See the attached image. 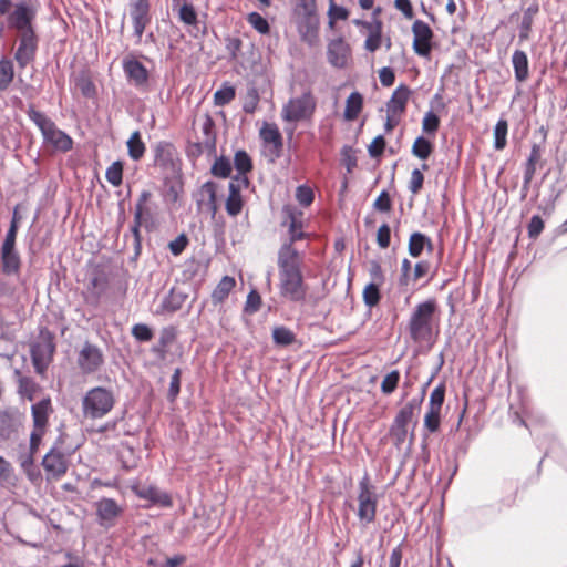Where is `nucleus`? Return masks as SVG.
<instances>
[{
    "instance_id": "473e14b6",
    "label": "nucleus",
    "mask_w": 567,
    "mask_h": 567,
    "mask_svg": "<svg viewBox=\"0 0 567 567\" xmlns=\"http://www.w3.org/2000/svg\"><path fill=\"white\" fill-rule=\"evenodd\" d=\"M17 413L10 410L0 411V440L9 439L17 430Z\"/></svg>"
},
{
    "instance_id": "72a5a7b5",
    "label": "nucleus",
    "mask_w": 567,
    "mask_h": 567,
    "mask_svg": "<svg viewBox=\"0 0 567 567\" xmlns=\"http://www.w3.org/2000/svg\"><path fill=\"white\" fill-rule=\"evenodd\" d=\"M243 208V198L240 194L239 183L231 181L229 183V195L226 200V210L227 213L235 217L239 215Z\"/></svg>"
},
{
    "instance_id": "6e6d98bb",
    "label": "nucleus",
    "mask_w": 567,
    "mask_h": 567,
    "mask_svg": "<svg viewBox=\"0 0 567 567\" xmlns=\"http://www.w3.org/2000/svg\"><path fill=\"white\" fill-rule=\"evenodd\" d=\"M363 300L364 303L372 308L377 306L380 301V290L375 284H369L365 286L363 290Z\"/></svg>"
},
{
    "instance_id": "6ab92c4d",
    "label": "nucleus",
    "mask_w": 567,
    "mask_h": 567,
    "mask_svg": "<svg viewBox=\"0 0 567 567\" xmlns=\"http://www.w3.org/2000/svg\"><path fill=\"white\" fill-rule=\"evenodd\" d=\"M13 375L18 395L23 400L33 401L41 390L40 384L33 378L24 375L19 369H14Z\"/></svg>"
},
{
    "instance_id": "37998d69",
    "label": "nucleus",
    "mask_w": 567,
    "mask_h": 567,
    "mask_svg": "<svg viewBox=\"0 0 567 567\" xmlns=\"http://www.w3.org/2000/svg\"><path fill=\"white\" fill-rule=\"evenodd\" d=\"M293 13L299 18L309 19L316 12V0H292Z\"/></svg>"
},
{
    "instance_id": "f3484780",
    "label": "nucleus",
    "mask_w": 567,
    "mask_h": 567,
    "mask_svg": "<svg viewBox=\"0 0 567 567\" xmlns=\"http://www.w3.org/2000/svg\"><path fill=\"white\" fill-rule=\"evenodd\" d=\"M109 288V279L102 272L94 274L86 286L84 300L87 305L97 307L104 293Z\"/></svg>"
},
{
    "instance_id": "412c9836",
    "label": "nucleus",
    "mask_w": 567,
    "mask_h": 567,
    "mask_svg": "<svg viewBox=\"0 0 567 567\" xmlns=\"http://www.w3.org/2000/svg\"><path fill=\"white\" fill-rule=\"evenodd\" d=\"M42 465L45 472L54 478L62 476L68 470L65 455L54 449L44 455Z\"/></svg>"
},
{
    "instance_id": "338daca9",
    "label": "nucleus",
    "mask_w": 567,
    "mask_h": 567,
    "mask_svg": "<svg viewBox=\"0 0 567 567\" xmlns=\"http://www.w3.org/2000/svg\"><path fill=\"white\" fill-rule=\"evenodd\" d=\"M543 229H544L543 219L538 215L533 216L528 223V236L530 238H537L540 235V233L543 231Z\"/></svg>"
},
{
    "instance_id": "cd10ccee",
    "label": "nucleus",
    "mask_w": 567,
    "mask_h": 567,
    "mask_svg": "<svg viewBox=\"0 0 567 567\" xmlns=\"http://www.w3.org/2000/svg\"><path fill=\"white\" fill-rule=\"evenodd\" d=\"M99 518L105 527L120 514L121 508L114 499L102 498L96 504Z\"/></svg>"
},
{
    "instance_id": "680f3d73",
    "label": "nucleus",
    "mask_w": 567,
    "mask_h": 567,
    "mask_svg": "<svg viewBox=\"0 0 567 567\" xmlns=\"http://www.w3.org/2000/svg\"><path fill=\"white\" fill-rule=\"evenodd\" d=\"M189 240L185 234L178 235L174 240L169 241L168 248L174 256H179L187 247Z\"/></svg>"
},
{
    "instance_id": "49530a36",
    "label": "nucleus",
    "mask_w": 567,
    "mask_h": 567,
    "mask_svg": "<svg viewBox=\"0 0 567 567\" xmlns=\"http://www.w3.org/2000/svg\"><path fill=\"white\" fill-rule=\"evenodd\" d=\"M542 158V152L538 145L534 144L529 156L525 163L524 176L533 178L536 172V166Z\"/></svg>"
},
{
    "instance_id": "e433bc0d",
    "label": "nucleus",
    "mask_w": 567,
    "mask_h": 567,
    "mask_svg": "<svg viewBox=\"0 0 567 567\" xmlns=\"http://www.w3.org/2000/svg\"><path fill=\"white\" fill-rule=\"evenodd\" d=\"M426 245L430 249L432 248V243L429 237L422 233H413L409 239V254L413 258H417Z\"/></svg>"
},
{
    "instance_id": "13d9d810",
    "label": "nucleus",
    "mask_w": 567,
    "mask_h": 567,
    "mask_svg": "<svg viewBox=\"0 0 567 567\" xmlns=\"http://www.w3.org/2000/svg\"><path fill=\"white\" fill-rule=\"evenodd\" d=\"M424 183V175L420 168H414L411 172L408 189L413 194L416 195L421 192Z\"/></svg>"
},
{
    "instance_id": "79ce46f5",
    "label": "nucleus",
    "mask_w": 567,
    "mask_h": 567,
    "mask_svg": "<svg viewBox=\"0 0 567 567\" xmlns=\"http://www.w3.org/2000/svg\"><path fill=\"white\" fill-rule=\"evenodd\" d=\"M186 297L187 296L184 292L173 289L164 299L163 308L169 312H175L183 307Z\"/></svg>"
},
{
    "instance_id": "69168bd1",
    "label": "nucleus",
    "mask_w": 567,
    "mask_h": 567,
    "mask_svg": "<svg viewBox=\"0 0 567 567\" xmlns=\"http://www.w3.org/2000/svg\"><path fill=\"white\" fill-rule=\"evenodd\" d=\"M181 374H182V371L179 368L175 369L174 370V373L171 378V383H169V390H168V396L169 399L173 401L177 398V395L179 394V391H181Z\"/></svg>"
},
{
    "instance_id": "0e129e2a",
    "label": "nucleus",
    "mask_w": 567,
    "mask_h": 567,
    "mask_svg": "<svg viewBox=\"0 0 567 567\" xmlns=\"http://www.w3.org/2000/svg\"><path fill=\"white\" fill-rule=\"evenodd\" d=\"M391 240V229L388 224H383L379 227L377 233V243L380 248H388Z\"/></svg>"
},
{
    "instance_id": "20e7f679",
    "label": "nucleus",
    "mask_w": 567,
    "mask_h": 567,
    "mask_svg": "<svg viewBox=\"0 0 567 567\" xmlns=\"http://www.w3.org/2000/svg\"><path fill=\"white\" fill-rule=\"evenodd\" d=\"M114 404L115 395L112 390L104 386H95L83 396L82 413L86 419H102L112 411Z\"/></svg>"
},
{
    "instance_id": "f8f14e48",
    "label": "nucleus",
    "mask_w": 567,
    "mask_h": 567,
    "mask_svg": "<svg viewBox=\"0 0 567 567\" xmlns=\"http://www.w3.org/2000/svg\"><path fill=\"white\" fill-rule=\"evenodd\" d=\"M122 68L131 85L142 92L148 91L150 72L142 62L134 56H125L122 61Z\"/></svg>"
},
{
    "instance_id": "bf43d9fd",
    "label": "nucleus",
    "mask_w": 567,
    "mask_h": 567,
    "mask_svg": "<svg viewBox=\"0 0 567 567\" xmlns=\"http://www.w3.org/2000/svg\"><path fill=\"white\" fill-rule=\"evenodd\" d=\"M349 16V11L341 6H337L334 2L330 3L328 10L329 25L333 28L337 20H346Z\"/></svg>"
},
{
    "instance_id": "f704fd0d",
    "label": "nucleus",
    "mask_w": 567,
    "mask_h": 567,
    "mask_svg": "<svg viewBox=\"0 0 567 567\" xmlns=\"http://www.w3.org/2000/svg\"><path fill=\"white\" fill-rule=\"evenodd\" d=\"M362 95L359 92H352L346 101V109L343 114L344 118L347 121L355 120L362 110Z\"/></svg>"
},
{
    "instance_id": "09e8293b",
    "label": "nucleus",
    "mask_w": 567,
    "mask_h": 567,
    "mask_svg": "<svg viewBox=\"0 0 567 567\" xmlns=\"http://www.w3.org/2000/svg\"><path fill=\"white\" fill-rule=\"evenodd\" d=\"M106 181L117 187L122 184L123 181V164L120 161L112 163L111 166L107 167L105 173Z\"/></svg>"
},
{
    "instance_id": "bb28decb",
    "label": "nucleus",
    "mask_w": 567,
    "mask_h": 567,
    "mask_svg": "<svg viewBox=\"0 0 567 567\" xmlns=\"http://www.w3.org/2000/svg\"><path fill=\"white\" fill-rule=\"evenodd\" d=\"M173 10L177 11L178 19L186 25L197 24V12L188 0H172Z\"/></svg>"
},
{
    "instance_id": "a211bd4d",
    "label": "nucleus",
    "mask_w": 567,
    "mask_h": 567,
    "mask_svg": "<svg viewBox=\"0 0 567 567\" xmlns=\"http://www.w3.org/2000/svg\"><path fill=\"white\" fill-rule=\"evenodd\" d=\"M279 272L301 270V256L299 251L291 246V243H285L278 251Z\"/></svg>"
},
{
    "instance_id": "de8ad7c7",
    "label": "nucleus",
    "mask_w": 567,
    "mask_h": 567,
    "mask_svg": "<svg viewBox=\"0 0 567 567\" xmlns=\"http://www.w3.org/2000/svg\"><path fill=\"white\" fill-rule=\"evenodd\" d=\"M295 333L286 327H276L272 331L274 342L278 346H290L295 341Z\"/></svg>"
},
{
    "instance_id": "a19ab883",
    "label": "nucleus",
    "mask_w": 567,
    "mask_h": 567,
    "mask_svg": "<svg viewBox=\"0 0 567 567\" xmlns=\"http://www.w3.org/2000/svg\"><path fill=\"white\" fill-rule=\"evenodd\" d=\"M285 220L284 225L288 227L289 231H295L293 229L302 228V212L297 208L286 206L284 208Z\"/></svg>"
},
{
    "instance_id": "e2e57ef3",
    "label": "nucleus",
    "mask_w": 567,
    "mask_h": 567,
    "mask_svg": "<svg viewBox=\"0 0 567 567\" xmlns=\"http://www.w3.org/2000/svg\"><path fill=\"white\" fill-rule=\"evenodd\" d=\"M296 198L300 205L307 207L313 202V192L310 187L298 186L296 190Z\"/></svg>"
},
{
    "instance_id": "4be33fe9",
    "label": "nucleus",
    "mask_w": 567,
    "mask_h": 567,
    "mask_svg": "<svg viewBox=\"0 0 567 567\" xmlns=\"http://www.w3.org/2000/svg\"><path fill=\"white\" fill-rule=\"evenodd\" d=\"M135 494L143 499L150 501L154 505L161 507L172 506L169 494L153 485L136 486L133 488Z\"/></svg>"
},
{
    "instance_id": "aec40b11",
    "label": "nucleus",
    "mask_w": 567,
    "mask_h": 567,
    "mask_svg": "<svg viewBox=\"0 0 567 567\" xmlns=\"http://www.w3.org/2000/svg\"><path fill=\"white\" fill-rule=\"evenodd\" d=\"M328 61L331 65L338 69H342L347 65L350 56V47L344 42L343 39L332 40L328 44Z\"/></svg>"
},
{
    "instance_id": "393cba45",
    "label": "nucleus",
    "mask_w": 567,
    "mask_h": 567,
    "mask_svg": "<svg viewBox=\"0 0 567 567\" xmlns=\"http://www.w3.org/2000/svg\"><path fill=\"white\" fill-rule=\"evenodd\" d=\"M410 95L411 90L409 86L404 84L399 85L392 93V96L386 104V113L391 114L392 116H401L405 112Z\"/></svg>"
},
{
    "instance_id": "8fccbe9b",
    "label": "nucleus",
    "mask_w": 567,
    "mask_h": 567,
    "mask_svg": "<svg viewBox=\"0 0 567 567\" xmlns=\"http://www.w3.org/2000/svg\"><path fill=\"white\" fill-rule=\"evenodd\" d=\"M210 172L215 177L227 178L231 173V163L221 156L214 162Z\"/></svg>"
},
{
    "instance_id": "7c9ffc66",
    "label": "nucleus",
    "mask_w": 567,
    "mask_h": 567,
    "mask_svg": "<svg viewBox=\"0 0 567 567\" xmlns=\"http://www.w3.org/2000/svg\"><path fill=\"white\" fill-rule=\"evenodd\" d=\"M364 29H367L369 32L364 48L370 52H374L381 45L382 22L378 19H374L372 23H364Z\"/></svg>"
},
{
    "instance_id": "4468645a",
    "label": "nucleus",
    "mask_w": 567,
    "mask_h": 567,
    "mask_svg": "<svg viewBox=\"0 0 567 567\" xmlns=\"http://www.w3.org/2000/svg\"><path fill=\"white\" fill-rule=\"evenodd\" d=\"M413 32V50L423 58H429L432 51L433 31L430 25L422 21L415 20L412 24Z\"/></svg>"
},
{
    "instance_id": "3c124183",
    "label": "nucleus",
    "mask_w": 567,
    "mask_h": 567,
    "mask_svg": "<svg viewBox=\"0 0 567 567\" xmlns=\"http://www.w3.org/2000/svg\"><path fill=\"white\" fill-rule=\"evenodd\" d=\"M439 127V116L432 111L426 112L422 121V131L427 135L435 136V133L437 132Z\"/></svg>"
},
{
    "instance_id": "423d86ee",
    "label": "nucleus",
    "mask_w": 567,
    "mask_h": 567,
    "mask_svg": "<svg viewBox=\"0 0 567 567\" xmlns=\"http://www.w3.org/2000/svg\"><path fill=\"white\" fill-rule=\"evenodd\" d=\"M316 106L315 96L310 91H306L299 96L291 97L282 106L281 118L290 123L309 121L316 111Z\"/></svg>"
},
{
    "instance_id": "f03ea898",
    "label": "nucleus",
    "mask_w": 567,
    "mask_h": 567,
    "mask_svg": "<svg viewBox=\"0 0 567 567\" xmlns=\"http://www.w3.org/2000/svg\"><path fill=\"white\" fill-rule=\"evenodd\" d=\"M436 302L433 299L417 303L408 321V332L414 343L430 344L434 339Z\"/></svg>"
},
{
    "instance_id": "ea45409f",
    "label": "nucleus",
    "mask_w": 567,
    "mask_h": 567,
    "mask_svg": "<svg viewBox=\"0 0 567 567\" xmlns=\"http://www.w3.org/2000/svg\"><path fill=\"white\" fill-rule=\"evenodd\" d=\"M75 86L85 97L91 99L96 95L95 84L86 72H82L75 78Z\"/></svg>"
},
{
    "instance_id": "c03bdc74",
    "label": "nucleus",
    "mask_w": 567,
    "mask_h": 567,
    "mask_svg": "<svg viewBox=\"0 0 567 567\" xmlns=\"http://www.w3.org/2000/svg\"><path fill=\"white\" fill-rule=\"evenodd\" d=\"M236 96L235 87L229 83H224L223 86L214 94V103L217 106L229 104Z\"/></svg>"
},
{
    "instance_id": "c756f323",
    "label": "nucleus",
    "mask_w": 567,
    "mask_h": 567,
    "mask_svg": "<svg viewBox=\"0 0 567 567\" xmlns=\"http://www.w3.org/2000/svg\"><path fill=\"white\" fill-rule=\"evenodd\" d=\"M234 165L238 173L233 178V181L247 184L248 179L246 174L252 168V163L249 155L245 151H237L234 157Z\"/></svg>"
},
{
    "instance_id": "dca6fc26",
    "label": "nucleus",
    "mask_w": 567,
    "mask_h": 567,
    "mask_svg": "<svg viewBox=\"0 0 567 567\" xmlns=\"http://www.w3.org/2000/svg\"><path fill=\"white\" fill-rule=\"evenodd\" d=\"M259 135L270 155L274 158H278L284 147L282 135L278 126L274 123H265L260 128Z\"/></svg>"
},
{
    "instance_id": "7ed1b4c3",
    "label": "nucleus",
    "mask_w": 567,
    "mask_h": 567,
    "mask_svg": "<svg viewBox=\"0 0 567 567\" xmlns=\"http://www.w3.org/2000/svg\"><path fill=\"white\" fill-rule=\"evenodd\" d=\"M27 114L40 130L43 137V144L49 145L54 151L61 153H66L72 150L73 140L71 136L60 130L44 113L35 110L33 105H30Z\"/></svg>"
},
{
    "instance_id": "9d476101",
    "label": "nucleus",
    "mask_w": 567,
    "mask_h": 567,
    "mask_svg": "<svg viewBox=\"0 0 567 567\" xmlns=\"http://www.w3.org/2000/svg\"><path fill=\"white\" fill-rule=\"evenodd\" d=\"M76 364L83 374L97 372L104 364V354L100 347L85 341L78 351Z\"/></svg>"
},
{
    "instance_id": "c85d7f7f",
    "label": "nucleus",
    "mask_w": 567,
    "mask_h": 567,
    "mask_svg": "<svg viewBox=\"0 0 567 567\" xmlns=\"http://www.w3.org/2000/svg\"><path fill=\"white\" fill-rule=\"evenodd\" d=\"M512 65L515 80L519 83L525 82L529 76L527 54L522 50H515L512 55Z\"/></svg>"
},
{
    "instance_id": "b1692460",
    "label": "nucleus",
    "mask_w": 567,
    "mask_h": 567,
    "mask_svg": "<svg viewBox=\"0 0 567 567\" xmlns=\"http://www.w3.org/2000/svg\"><path fill=\"white\" fill-rule=\"evenodd\" d=\"M0 262L2 272L7 276L18 275L20 271L21 260L16 246L2 245L0 252Z\"/></svg>"
},
{
    "instance_id": "a18cd8bd",
    "label": "nucleus",
    "mask_w": 567,
    "mask_h": 567,
    "mask_svg": "<svg viewBox=\"0 0 567 567\" xmlns=\"http://www.w3.org/2000/svg\"><path fill=\"white\" fill-rule=\"evenodd\" d=\"M508 124L504 118L498 120L494 128V147L497 151L503 150L507 143Z\"/></svg>"
},
{
    "instance_id": "0eeeda50",
    "label": "nucleus",
    "mask_w": 567,
    "mask_h": 567,
    "mask_svg": "<svg viewBox=\"0 0 567 567\" xmlns=\"http://www.w3.org/2000/svg\"><path fill=\"white\" fill-rule=\"evenodd\" d=\"M358 518L363 524L371 523L375 517L379 499L377 487L371 484L368 475H364L358 484Z\"/></svg>"
},
{
    "instance_id": "4c0bfd02",
    "label": "nucleus",
    "mask_w": 567,
    "mask_h": 567,
    "mask_svg": "<svg viewBox=\"0 0 567 567\" xmlns=\"http://www.w3.org/2000/svg\"><path fill=\"white\" fill-rule=\"evenodd\" d=\"M126 145H127L128 156L133 161H138L144 156L146 147H145L144 142L142 141L141 133L138 131H135L134 133H132Z\"/></svg>"
},
{
    "instance_id": "2eb2a0df",
    "label": "nucleus",
    "mask_w": 567,
    "mask_h": 567,
    "mask_svg": "<svg viewBox=\"0 0 567 567\" xmlns=\"http://www.w3.org/2000/svg\"><path fill=\"white\" fill-rule=\"evenodd\" d=\"M194 198L199 212H207L212 218L216 217L218 210L216 183L212 181L204 183L194 195Z\"/></svg>"
},
{
    "instance_id": "58836bf2",
    "label": "nucleus",
    "mask_w": 567,
    "mask_h": 567,
    "mask_svg": "<svg viewBox=\"0 0 567 567\" xmlns=\"http://www.w3.org/2000/svg\"><path fill=\"white\" fill-rule=\"evenodd\" d=\"M433 148L434 146L431 141L424 136H419L412 145L411 153L419 159L425 161L432 154Z\"/></svg>"
},
{
    "instance_id": "1a4fd4ad",
    "label": "nucleus",
    "mask_w": 567,
    "mask_h": 567,
    "mask_svg": "<svg viewBox=\"0 0 567 567\" xmlns=\"http://www.w3.org/2000/svg\"><path fill=\"white\" fill-rule=\"evenodd\" d=\"M280 295L290 301H303L307 296V286L303 282L301 270L279 272Z\"/></svg>"
},
{
    "instance_id": "9b49d317",
    "label": "nucleus",
    "mask_w": 567,
    "mask_h": 567,
    "mask_svg": "<svg viewBox=\"0 0 567 567\" xmlns=\"http://www.w3.org/2000/svg\"><path fill=\"white\" fill-rule=\"evenodd\" d=\"M420 403L413 399L400 409L390 427V435L395 446L400 447L408 437V425L413 417L415 408Z\"/></svg>"
},
{
    "instance_id": "4d7b16f0",
    "label": "nucleus",
    "mask_w": 567,
    "mask_h": 567,
    "mask_svg": "<svg viewBox=\"0 0 567 567\" xmlns=\"http://www.w3.org/2000/svg\"><path fill=\"white\" fill-rule=\"evenodd\" d=\"M400 381V373L396 370L388 373L381 383V391L384 394H391L398 388V383Z\"/></svg>"
},
{
    "instance_id": "864d4df0",
    "label": "nucleus",
    "mask_w": 567,
    "mask_h": 567,
    "mask_svg": "<svg viewBox=\"0 0 567 567\" xmlns=\"http://www.w3.org/2000/svg\"><path fill=\"white\" fill-rule=\"evenodd\" d=\"M441 424V410L429 409L424 416V427L434 433L440 429Z\"/></svg>"
},
{
    "instance_id": "c9c22d12",
    "label": "nucleus",
    "mask_w": 567,
    "mask_h": 567,
    "mask_svg": "<svg viewBox=\"0 0 567 567\" xmlns=\"http://www.w3.org/2000/svg\"><path fill=\"white\" fill-rule=\"evenodd\" d=\"M14 79V65L9 58L0 59V93L7 91Z\"/></svg>"
},
{
    "instance_id": "a878e982",
    "label": "nucleus",
    "mask_w": 567,
    "mask_h": 567,
    "mask_svg": "<svg viewBox=\"0 0 567 567\" xmlns=\"http://www.w3.org/2000/svg\"><path fill=\"white\" fill-rule=\"evenodd\" d=\"M538 13L539 4L537 2H533L530 6L523 10L520 22L518 24L519 42H525L529 40L533 31V25Z\"/></svg>"
},
{
    "instance_id": "5701e85b",
    "label": "nucleus",
    "mask_w": 567,
    "mask_h": 567,
    "mask_svg": "<svg viewBox=\"0 0 567 567\" xmlns=\"http://www.w3.org/2000/svg\"><path fill=\"white\" fill-rule=\"evenodd\" d=\"M53 412L50 398H44L31 406L33 429L47 431L50 414Z\"/></svg>"
},
{
    "instance_id": "ddd939ff",
    "label": "nucleus",
    "mask_w": 567,
    "mask_h": 567,
    "mask_svg": "<svg viewBox=\"0 0 567 567\" xmlns=\"http://www.w3.org/2000/svg\"><path fill=\"white\" fill-rule=\"evenodd\" d=\"M128 7L134 35L140 42L146 27L151 23V4L148 0H131Z\"/></svg>"
},
{
    "instance_id": "5fc2aeb1",
    "label": "nucleus",
    "mask_w": 567,
    "mask_h": 567,
    "mask_svg": "<svg viewBox=\"0 0 567 567\" xmlns=\"http://www.w3.org/2000/svg\"><path fill=\"white\" fill-rule=\"evenodd\" d=\"M445 399V385L440 383L430 394L429 409L441 410Z\"/></svg>"
},
{
    "instance_id": "052dcab7",
    "label": "nucleus",
    "mask_w": 567,
    "mask_h": 567,
    "mask_svg": "<svg viewBox=\"0 0 567 567\" xmlns=\"http://www.w3.org/2000/svg\"><path fill=\"white\" fill-rule=\"evenodd\" d=\"M132 336L140 342H147L152 340L153 331L145 323H136L132 328Z\"/></svg>"
},
{
    "instance_id": "39448f33",
    "label": "nucleus",
    "mask_w": 567,
    "mask_h": 567,
    "mask_svg": "<svg viewBox=\"0 0 567 567\" xmlns=\"http://www.w3.org/2000/svg\"><path fill=\"white\" fill-rule=\"evenodd\" d=\"M152 198L153 194L150 190H143L136 200L131 230L137 241L140 240L141 227L152 229L156 225L158 205Z\"/></svg>"
},
{
    "instance_id": "2f4dec72",
    "label": "nucleus",
    "mask_w": 567,
    "mask_h": 567,
    "mask_svg": "<svg viewBox=\"0 0 567 567\" xmlns=\"http://www.w3.org/2000/svg\"><path fill=\"white\" fill-rule=\"evenodd\" d=\"M235 286L236 280L234 277L224 276L212 292L213 303L218 305L224 302Z\"/></svg>"
},
{
    "instance_id": "603ef678",
    "label": "nucleus",
    "mask_w": 567,
    "mask_h": 567,
    "mask_svg": "<svg viewBox=\"0 0 567 567\" xmlns=\"http://www.w3.org/2000/svg\"><path fill=\"white\" fill-rule=\"evenodd\" d=\"M248 23L259 33L267 34L270 31L268 21L258 12H251L247 16Z\"/></svg>"
},
{
    "instance_id": "f257e3e1",
    "label": "nucleus",
    "mask_w": 567,
    "mask_h": 567,
    "mask_svg": "<svg viewBox=\"0 0 567 567\" xmlns=\"http://www.w3.org/2000/svg\"><path fill=\"white\" fill-rule=\"evenodd\" d=\"M38 11V4L30 0H0V17H7L8 29L17 32L18 47L14 60L22 70L33 62L37 55L39 37L34 21Z\"/></svg>"
},
{
    "instance_id": "6e6552de",
    "label": "nucleus",
    "mask_w": 567,
    "mask_h": 567,
    "mask_svg": "<svg viewBox=\"0 0 567 567\" xmlns=\"http://www.w3.org/2000/svg\"><path fill=\"white\" fill-rule=\"evenodd\" d=\"M55 344L51 333H41L40 338L31 344L30 354L32 364L38 374L44 375L53 360Z\"/></svg>"
},
{
    "instance_id": "774afa93",
    "label": "nucleus",
    "mask_w": 567,
    "mask_h": 567,
    "mask_svg": "<svg viewBox=\"0 0 567 567\" xmlns=\"http://www.w3.org/2000/svg\"><path fill=\"white\" fill-rule=\"evenodd\" d=\"M385 147V140L382 135L377 136L368 147L371 157L380 156Z\"/></svg>"
}]
</instances>
